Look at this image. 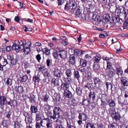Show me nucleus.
Returning <instances> with one entry per match:
<instances>
[{
    "mask_svg": "<svg viewBox=\"0 0 128 128\" xmlns=\"http://www.w3.org/2000/svg\"><path fill=\"white\" fill-rule=\"evenodd\" d=\"M93 15H95L93 13H90L86 14L85 16V19L86 20H90L91 18L93 19Z\"/></svg>",
    "mask_w": 128,
    "mask_h": 128,
    "instance_id": "2eb2a0df",
    "label": "nucleus"
},
{
    "mask_svg": "<svg viewBox=\"0 0 128 128\" xmlns=\"http://www.w3.org/2000/svg\"><path fill=\"white\" fill-rule=\"evenodd\" d=\"M7 100L5 96H0V104L2 106L4 107V105H6Z\"/></svg>",
    "mask_w": 128,
    "mask_h": 128,
    "instance_id": "0eeeda50",
    "label": "nucleus"
},
{
    "mask_svg": "<svg viewBox=\"0 0 128 128\" xmlns=\"http://www.w3.org/2000/svg\"><path fill=\"white\" fill-rule=\"evenodd\" d=\"M106 85L107 90L110 88L112 90V84L111 83L108 82H106Z\"/></svg>",
    "mask_w": 128,
    "mask_h": 128,
    "instance_id": "a19ab883",
    "label": "nucleus"
},
{
    "mask_svg": "<svg viewBox=\"0 0 128 128\" xmlns=\"http://www.w3.org/2000/svg\"><path fill=\"white\" fill-rule=\"evenodd\" d=\"M84 66H81L79 68V70H80L81 72H84L85 70V69L84 68Z\"/></svg>",
    "mask_w": 128,
    "mask_h": 128,
    "instance_id": "774afa93",
    "label": "nucleus"
},
{
    "mask_svg": "<svg viewBox=\"0 0 128 128\" xmlns=\"http://www.w3.org/2000/svg\"><path fill=\"white\" fill-rule=\"evenodd\" d=\"M123 8H124L122 6H116V11L118 13L121 14V12L123 10Z\"/></svg>",
    "mask_w": 128,
    "mask_h": 128,
    "instance_id": "6ab92c4d",
    "label": "nucleus"
},
{
    "mask_svg": "<svg viewBox=\"0 0 128 128\" xmlns=\"http://www.w3.org/2000/svg\"><path fill=\"white\" fill-rule=\"evenodd\" d=\"M88 5L89 6V8H88V9H90V12L89 13H93V12L95 10L94 7V5H92L91 3L88 4Z\"/></svg>",
    "mask_w": 128,
    "mask_h": 128,
    "instance_id": "412c9836",
    "label": "nucleus"
},
{
    "mask_svg": "<svg viewBox=\"0 0 128 128\" xmlns=\"http://www.w3.org/2000/svg\"><path fill=\"white\" fill-rule=\"evenodd\" d=\"M66 52L65 51H60V54L59 56L60 58L62 59H64L66 58Z\"/></svg>",
    "mask_w": 128,
    "mask_h": 128,
    "instance_id": "4468645a",
    "label": "nucleus"
},
{
    "mask_svg": "<svg viewBox=\"0 0 128 128\" xmlns=\"http://www.w3.org/2000/svg\"><path fill=\"white\" fill-rule=\"evenodd\" d=\"M107 103L108 104L110 107H114L116 105V102L113 99H110Z\"/></svg>",
    "mask_w": 128,
    "mask_h": 128,
    "instance_id": "1a4fd4ad",
    "label": "nucleus"
},
{
    "mask_svg": "<svg viewBox=\"0 0 128 128\" xmlns=\"http://www.w3.org/2000/svg\"><path fill=\"white\" fill-rule=\"evenodd\" d=\"M115 70L113 68L110 69L108 74L110 77H112L115 75Z\"/></svg>",
    "mask_w": 128,
    "mask_h": 128,
    "instance_id": "cd10ccee",
    "label": "nucleus"
},
{
    "mask_svg": "<svg viewBox=\"0 0 128 128\" xmlns=\"http://www.w3.org/2000/svg\"><path fill=\"white\" fill-rule=\"evenodd\" d=\"M52 82L54 86H58L59 85L58 79L54 78L52 80Z\"/></svg>",
    "mask_w": 128,
    "mask_h": 128,
    "instance_id": "c85d7f7f",
    "label": "nucleus"
},
{
    "mask_svg": "<svg viewBox=\"0 0 128 128\" xmlns=\"http://www.w3.org/2000/svg\"><path fill=\"white\" fill-rule=\"evenodd\" d=\"M18 59L16 57L14 59V58L12 59L10 61L11 64L12 65L15 64L16 62L18 61Z\"/></svg>",
    "mask_w": 128,
    "mask_h": 128,
    "instance_id": "49530a36",
    "label": "nucleus"
},
{
    "mask_svg": "<svg viewBox=\"0 0 128 128\" xmlns=\"http://www.w3.org/2000/svg\"><path fill=\"white\" fill-rule=\"evenodd\" d=\"M76 93L78 95H80L82 94V90L81 88H78L76 90Z\"/></svg>",
    "mask_w": 128,
    "mask_h": 128,
    "instance_id": "a18cd8bd",
    "label": "nucleus"
},
{
    "mask_svg": "<svg viewBox=\"0 0 128 128\" xmlns=\"http://www.w3.org/2000/svg\"><path fill=\"white\" fill-rule=\"evenodd\" d=\"M93 19L96 22H97L98 23H100L102 21L101 19L99 18L98 16H96V15H93Z\"/></svg>",
    "mask_w": 128,
    "mask_h": 128,
    "instance_id": "b1692460",
    "label": "nucleus"
},
{
    "mask_svg": "<svg viewBox=\"0 0 128 128\" xmlns=\"http://www.w3.org/2000/svg\"><path fill=\"white\" fill-rule=\"evenodd\" d=\"M46 69L45 66H40L39 68V70L40 72H43Z\"/></svg>",
    "mask_w": 128,
    "mask_h": 128,
    "instance_id": "6e6d98bb",
    "label": "nucleus"
},
{
    "mask_svg": "<svg viewBox=\"0 0 128 128\" xmlns=\"http://www.w3.org/2000/svg\"><path fill=\"white\" fill-rule=\"evenodd\" d=\"M102 102H105L108 101L109 99V97L106 94H101V97Z\"/></svg>",
    "mask_w": 128,
    "mask_h": 128,
    "instance_id": "9b49d317",
    "label": "nucleus"
},
{
    "mask_svg": "<svg viewBox=\"0 0 128 128\" xmlns=\"http://www.w3.org/2000/svg\"><path fill=\"white\" fill-rule=\"evenodd\" d=\"M110 18L108 15H106L105 18L102 20V22L104 24H106L110 20Z\"/></svg>",
    "mask_w": 128,
    "mask_h": 128,
    "instance_id": "f704fd0d",
    "label": "nucleus"
},
{
    "mask_svg": "<svg viewBox=\"0 0 128 128\" xmlns=\"http://www.w3.org/2000/svg\"><path fill=\"white\" fill-rule=\"evenodd\" d=\"M67 126L74 125V123L72 119H68L67 120Z\"/></svg>",
    "mask_w": 128,
    "mask_h": 128,
    "instance_id": "bb28decb",
    "label": "nucleus"
},
{
    "mask_svg": "<svg viewBox=\"0 0 128 128\" xmlns=\"http://www.w3.org/2000/svg\"><path fill=\"white\" fill-rule=\"evenodd\" d=\"M18 92L19 93H22L23 92V88L22 86H19L18 89Z\"/></svg>",
    "mask_w": 128,
    "mask_h": 128,
    "instance_id": "bf43d9fd",
    "label": "nucleus"
},
{
    "mask_svg": "<svg viewBox=\"0 0 128 128\" xmlns=\"http://www.w3.org/2000/svg\"><path fill=\"white\" fill-rule=\"evenodd\" d=\"M121 14H122L124 16V18H126L128 13L126 12L125 8H123V10L121 12Z\"/></svg>",
    "mask_w": 128,
    "mask_h": 128,
    "instance_id": "37998d69",
    "label": "nucleus"
},
{
    "mask_svg": "<svg viewBox=\"0 0 128 128\" xmlns=\"http://www.w3.org/2000/svg\"><path fill=\"white\" fill-rule=\"evenodd\" d=\"M108 111L110 114H114L116 112L115 109L114 107H110L108 110Z\"/></svg>",
    "mask_w": 128,
    "mask_h": 128,
    "instance_id": "473e14b6",
    "label": "nucleus"
},
{
    "mask_svg": "<svg viewBox=\"0 0 128 128\" xmlns=\"http://www.w3.org/2000/svg\"><path fill=\"white\" fill-rule=\"evenodd\" d=\"M6 84H7L8 86L11 85L12 84V79L9 78H8L6 82Z\"/></svg>",
    "mask_w": 128,
    "mask_h": 128,
    "instance_id": "2f4dec72",
    "label": "nucleus"
},
{
    "mask_svg": "<svg viewBox=\"0 0 128 128\" xmlns=\"http://www.w3.org/2000/svg\"><path fill=\"white\" fill-rule=\"evenodd\" d=\"M116 74L118 76H122L123 71L121 68H116Z\"/></svg>",
    "mask_w": 128,
    "mask_h": 128,
    "instance_id": "f3484780",
    "label": "nucleus"
},
{
    "mask_svg": "<svg viewBox=\"0 0 128 128\" xmlns=\"http://www.w3.org/2000/svg\"><path fill=\"white\" fill-rule=\"evenodd\" d=\"M60 86L62 90L65 91L68 90V89L69 86L68 84L67 83H62Z\"/></svg>",
    "mask_w": 128,
    "mask_h": 128,
    "instance_id": "ddd939ff",
    "label": "nucleus"
},
{
    "mask_svg": "<svg viewBox=\"0 0 128 128\" xmlns=\"http://www.w3.org/2000/svg\"><path fill=\"white\" fill-rule=\"evenodd\" d=\"M85 75V77L87 78L88 79H90L91 78V74L90 72H86Z\"/></svg>",
    "mask_w": 128,
    "mask_h": 128,
    "instance_id": "8fccbe9b",
    "label": "nucleus"
},
{
    "mask_svg": "<svg viewBox=\"0 0 128 128\" xmlns=\"http://www.w3.org/2000/svg\"><path fill=\"white\" fill-rule=\"evenodd\" d=\"M49 98V96L48 95H46L44 96V97L43 98V100L45 102H48Z\"/></svg>",
    "mask_w": 128,
    "mask_h": 128,
    "instance_id": "680f3d73",
    "label": "nucleus"
},
{
    "mask_svg": "<svg viewBox=\"0 0 128 128\" xmlns=\"http://www.w3.org/2000/svg\"><path fill=\"white\" fill-rule=\"evenodd\" d=\"M86 128H95V126L93 124L88 122L86 125Z\"/></svg>",
    "mask_w": 128,
    "mask_h": 128,
    "instance_id": "ea45409f",
    "label": "nucleus"
},
{
    "mask_svg": "<svg viewBox=\"0 0 128 128\" xmlns=\"http://www.w3.org/2000/svg\"><path fill=\"white\" fill-rule=\"evenodd\" d=\"M42 52L44 53H45L47 55H50V50L47 48H44L42 49Z\"/></svg>",
    "mask_w": 128,
    "mask_h": 128,
    "instance_id": "a878e982",
    "label": "nucleus"
},
{
    "mask_svg": "<svg viewBox=\"0 0 128 128\" xmlns=\"http://www.w3.org/2000/svg\"><path fill=\"white\" fill-rule=\"evenodd\" d=\"M43 74L44 76L45 77H46L47 78H48L50 76V73L48 72V71L47 70L43 72Z\"/></svg>",
    "mask_w": 128,
    "mask_h": 128,
    "instance_id": "5fc2aeb1",
    "label": "nucleus"
},
{
    "mask_svg": "<svg viewBox=\"0 0 128 128\" xmlns=\"http://www.w3.org/2000/svg\"><path fill=\"white\" fill-rule=\"evenodd\" d=\"M49 120V119L47 118H45L42 120L40 122V124L41 126H44L47 123L48 121Z\"/></svg>",
    "mask_w": 128,
    "mask_h": 128,
    "instance_id": "c756f323",
    "label": "nucleus"
},
{
    "mask_svg": "<svg viewBox=\"0 0 128 128\" xmlns=\"http://www.w3.org/2000/svg\"><path fill=\"white\" fill-rule=\"evenodd\" d=\"M76 10L74 13L75 14L79 17H80L81 15V12L80 9L78 8H76Z\"/></svg>",
    "mask_w": 128,
    "mask_h": 128,
    "instance_id": "72a5a7b5",
    "label": "nucleus"
},
{
    "mask_svg": "<svg viewBox=\"0 0 128 128\" xmlns=\"http://www.w3.org/2000/svg\"><path fill=\"white\" fill-rule=\"evenodd\" d=\"M54 75L57 78H60L62 76V71L56 68L53 71Z\"/></svg>",
    "mask_w": 128,
    "mask_h": 128,
    "instance_id": "39448f33",
    "label": "nucleus"
},
{
    "mask_svg": "<svg viewBox=\"0 0 128 128\" xmlns=\"http://www.w3.org/2000/svg\"><path fill=\"white\" fill-rule=\"evenodd\" d=\"M101 59L100 56H94L93 58V60L94 62L95 63H98Z\"/></svg>",
    "mask_w": 128,
    "mask_h": 128,
    "instance_id": "7c9ffc66",
    "label": "nucleus"
},
{
    "mask_svg": "<svg viewBox=\"0 0 128 128\" xmlns=\"http://www.w3.org/2000/svg\"><path fill=\"white\" fill-rule=\"evenodd\" d=\"M68 61L70 64L73 65L75 63V61L74 56L72 55L71 56L68 60Z\"/></svg>",
    "mask_w": 128,
    "mask_h": 128,
    "instance_id": "aec40b11",
    "label": "nucleus"
},
{
    "mask_svg": "<svg viewBox=\"0 0 128 128\" xmlns=\"http://www.w3.org/2000/svg\"><path fill=\"white\" fill-rule=\"evenodd\" d=\"M87 63L85 60L83 59H81L80 60V64L83 66H85L86 65Z\"/></svg>",
    "mask_w": 128,
    "mask_h": 128,
    "instance_id": "79ce46f5",
    "label": "nucleus"
},
{
    "mask_svg": "<svg viewBox=\"0 0 128 128\" xmlns=\"http://www.w3.org/2000/svg\"><path fill=\"white\" fill-rule=\"evenodd\" d=\"M76 2L74 0H70L67 2L64 7V10L74 13L77 8Z\"/></svg>",
    "mask_w": 128,
    "mask_h": 128,
    "instance_id": "f257e3e1",
    "label": "nucleus"
},
{
    "mask_svg": "<svg viewBox=\"0 0 128 128\" xmlns=\"http://www.w3.org/2000/svg\"><path fill=\"white\" fill-rule=\"evenodd\" d=\"M89 98L90 99H92L93 101L94 100L95 98V95L94 92H90L89 95Z\"/></svg>",
    "mask_w": 128,
    "mask_h": 128,
    "instance_id": "393cba45",
    "label": "nucleus"
},
{
    "mask_svg": "<svg viewBox=\"0 0 128 128\" xmlns=\"http://www.w3.org/2000/svg\"><path fill=\"white\" fill-rule=\"evenodd\" d=\"M64 81L66 82L65 83H67L68 84L71 81V79L70 78H63Z\"/></svg>",
    "mask_w": 128,
    "mask_h": 128,
    "instance_id": "c03bdc74",
    "label": "nucleus"
},
{
    "mask_svg": "<svg viewBox=\"0 0 128 128\" xmlns=\"http://www.w3.org/2000/svg\"><path fill=\"white\" fill-rule=\"evenodd\" d=\"M44 116L43 114H40V113L36 114V120L38 121L41 120L43 118Z\"/></svg>",
    "mask_w": 128,
    "mask_h": 128,
    "instance_id": "5701e85b",
    "label": "nucleus"
},
{
    "mask_svg": "<svg viewBox=\"0 0 128 128\" xmlns=\"http://www.w3.org/2000/svg\"><path fill=\"white\" fill-rule=\"evenodd\" d=\"M44 110L45 111L48 112L51 108V106L48 104H45L44 106Z\"/></svg>",
    "mask_w": 128,
    "mask_h": 128,
    "instance_id": "c9c22d12",
    "label": "nucleus"
},
{
    "mask_svg": "<svg viewBox=\"0 0 128 128\" xmlns=\"http://www.w3.org/2000/svg\"><path fill=\"white\" fill-rule=\"evenodd\" d=\"M12 49H14V48H13L12 46V47L10 46H8L6 47V51L7 52H9Z\"/></svg>",
    "mask_w": 128,
    "mask_h": 128,
    "instance_id": "13d9d810",
    "label": "nucleus"
},
{
    "mask_svg": "<svg viewBox=\"0 0 128 128\" xmlns=\"http://www.w3.org/2000/svg\"><path fill=\"white\" fill-rule=\"evenodd\" d=\"M32 45V43L31 42L29 41L27 42H26L25 44L26 47H31Z\"/></svg>",
    "mask_w": 128,
    "mask_h": 128,
    "instance_id": "e2e57ef3",
    "label": "nucleus"
},
{
    "mask_svg": "<svg viewBox=\"0 0 128 128\" xmlns=\"http://www.w3.org/2000/svg\"><path fill=\"white\" fill-rule=\"evenodd\" d=\"M74 53L75 54H76L77 55H81V54H82V51L78 49L75 50H74Z\"/></svg>",
    "mask_w": 128,
    "mask_h": 128,
    "instance_id": "de8ad7c7",
    "label": "nucleus"
},
{
    "mask_svg": "<svg viewBox=\"0 0 128 128\" xmlns=\"http://www.w3.org/2000/svg\"><path fill=\"white\" fill-rule=\"evenodd\" d=\"M8 64V61L6 59L1 58L0 59V64L2 66H4Z\"/></svg>",
    "mask_w": 128,
    "mask_h": 128,
    "instance_id": "dca6fc26",
    "label": "nucleus"
},
{
    "mask_svg": "<svg viewBox=\"0 0 128 128\" xmlns=\"http://www.w3.org/2000/svg\"><path fill=\"white\" fill-rule=\"evenodd\" d=\"M90 102L88 100L85 99L82 102L83 104L86 106H88L90 104Z\"/></svg>",
    "mask_w": 128,
    "mask_h": 128,
    "instance_id": "4c0bfd02",
    "label": "nucleus"
},
{
    "mask_svg": "<svg viewBox=\"0 0 128 128\" xmlns=\"http://www.w3.org/2000/svg\"><path fill=\"white\" fill-rule=\"evenodd\" d=\"M119 104H121L122 106H124L123 101L124 100V98H118Z\"/></svg>",
    "mask_w": 128,
    "mask_h": 128,
    "instance_id": "864d4df0",
    "label": "nucleus"
},
{
    "mask_svg": "<svg viewBox=\"0 0 128 128\" xmlns=\"http://www.w3.org/2000/svg\"><path fill=\"white\" fill-rule=\"evenodd\" d=\"M57 49H56V50H54V51L53 53V55L55 58L56 59L58 58V50H57Z\"/></svg>",
    "mask_w": 128,
    "mask_h": 128,
    "instance_id": "09e8293b",
    "label": "nucleus"
},
{
    "mask_svg": "<svg viewBox=\"0 0 128 128\" xmlns=\"http://www.w3.org/2000/svg\"><path fill=\"white\" fill-rule=\"evenodd\" d=\"M14 128H19L20 126L19 123L17 122H16L14 124Z\"/></svg>",
    "mask_w": 128,
    "mask_h": 128,
    "instance_id": "0e129e2a",
    "label": "nucleus"
},
{
    "mask_svg": "<svg viewBox=\"0 0 128 128\" xmlns=\"http://www.w3.org/2000/svg\"><path fill=\"white\" fill-rule=\"evenodd\" d=\"M38 110L37 107L32 106V113H36L38 112Z\"/></svg>",
    "mask_w": 128,
    "mask_h": 128,
    "instance_id": "338daca9",
    "label": "nucleus"
},
{
    "mask_svg": "<svg viewBox=\"0 0 128 128\" xmlns=\"http://www.w3.org/2000/svg\"><path fill=\"white\" fill-rule=\"evenodd\" d=\"M10 121L9 120H4L2 122V123L4 127H7L9 124Z\"/></svg>",
    "mask_w": 128,
    "mask_h": 128,
    "instance_id": "a211bd4d",
    "label": "nucleus"
},
{
    "mask_svg": "<svg viewBox=\"0 0 128 128\" xmlns=\"http://www.w3.org/2000/svg\"><path fill=\"white\" fill-rule=\"evenodd\" d=\"M31 49L30 47H26L24 49V53L26 54H28L30 52Z\"/></svg>",
    "mask_w": 128,
    "mask_h": 128,
    "instance_id": "e433bc0d",
    "label": "nucleus"
},
{
    "mask_svg": "<svg viewBox=\"0 0 128 128\" xmlns=\"http://www.w3.org/2000/svg\"><path fill=\"white\" fill-rule=\"evenodd\" d=\"M74 76L75 78H77V80L79 81L80 78V76L79 72L78 70H74Z\"/></svg>",
    "mask_w": 128,
    "mask_h": 128,
    "instance_id": "4be33fe9",
    "label": "nucleus"
},
{
    "mask_svg": "<svg viewBox=\"0 0 128 128\" xmlns=\"http://www.w3.org/2000/svg\"><path fill=\"white\" fill-rule=\"evenodd\" d=\"M52 60L49 58H48L47 60H46V65L48 67H49L50 66V65L52 63Z\"/></svg>",
    "mask_w": 128,
    "mask_h": 128,
    "instance_id": "603ef678",
    "label": "nucleus"
},
{
    "mask_svg": "<svg viewBox=\"0 0 128 128\" xmlns=\"http://www.w3.org/2000/svg\"><path fill=\"white\" fill-rule=\"evenodd\" d=\"M120 80L122 85L124 86H128V79L124 76L120 78Z\"/></svg>",
    "mask_w": 128,
    "mask_h": 128,
    "instance_id": "423d86ee",
    "label": "nucleus"
},
{
    "mask_svg": "<svg viewBox=\"0 0 128 128\" xmlns=\"http://www.w3.org/2000/svg\"><path fill=\"white\" fill-rule=\"evenodd\" d=\"M61 111V110L59 108L55 107L53 110L54 114L53 116H51L50 118L51 119H53L55 120L56 118V115H58V118L59 115L60 114V112Z\"/></svg>",
    "mask_w": 128,
    "mask_h": 128,
    "instance_id": "7ed1b4c3",
    "label": "nucleus"
},
{
    "mask_svg": "<svg viewBox=\"0 0 128 128\" xmlns=\"http://www.w3.org/2000/svg\"><path fill=\"white\" fill-rule=\"evenodd\" d=\"M28 79V77L26 76H24L21 78L20 81L21 82H26Z\"/></svg>",
    "mask_w": 128,
    "mask_h": 128,
    "instance_id": "4d7b16f0",
    "label": "nucleus"
},
{
    "mask_svg": "<svg viewBox=\"0 0 128 128\" xmlns=\"http://www.w3.org/2000/svg\"><path fill=\"white\" fill-rule=\"evenodd\" d=\"M112 117L113 119H114L117 121L120 120V114L118 112H116L112 114Z\"/></svg>",
    "mask_w": 128,
    "mask_h": 128,
    "instance_id": "6e6552de",
    "label": "nucleus"
},
{
    "mask_svg": "<svg viewBox=\"0 0 128 128\" xmlns=\"http://www.w3.org/2000/svg\"><path fill=\"white\" fill-rule=\"evenodd\" d=\"M32 80L33 81H34V82H38L40 80V78L38 76L34 77Z\"/></svg>",
    "mask_w": 128,
    "mask_h": 128,
    "instance_id": "052dcab7",
    "label": "nucleus"
},
{
    "mask_svg": "<svg viewBox=\"0 0 128 128\" xmlns=\"http://www.w3.org/2000/svg\"><path fill=\"white\" fill-rule=\"evenodd\" d=\"M42 45V44L39 42H37L34 44V47L35 48L40 47Z\"/></svg>",
    "mask_w": 128,
    "mask_h": 128,
    "instance_id": "3c124183",
    "label": "nucleus"
},
{
    "mask_svg": "<svg viewBox=\"0 0 128 128\" xmlns=\"http://www.w3.org/2000/svg\"><path fill=\"white\" fill-rule=\"evenodd\" d=\"M64 96L67 98H70L72 95L71 92L68 90L64 91Z\"/></svg>",
    "mask_w": 128,
    "mask_h": 128,
    "instance_id": "9d476101",
    "label": "nucleus"
},
{
    "mask_svg": "<svg viewBox=\"0 0 128 128\" xmlns=\"http://www.w3.org/2000/svg\"><path fill=\"white\" fill-rule=\"evenodd\" d=\"M87 116L84 114L80 113L78 116V118L80 120L84 121H85L87 119Z\"/></svg>",
    "mask_w": 128,
    "mask_h": 128,
    "instance_id": "f8f14e48",
    "label": "nucleus"
},
{
    "mask_svg": "<svg viewBox=\"0 0 128 128\" xmlns=\"http://www.w3.org/2000/svg\"><path fill=\"white\" fill-rule=\"evenodd\" d=\"M20 45L17 44H14L13 45V48L16 50V52H18L20 50H24L25 48V46L24 44V42L23 41L21 40L20 42H19Z\"/></svg>",
    "mask_w": 128,
    "mask_h": 128,
    "instance_id": "f03ea898",
    "label": "nucleus"
},
{
    "mask_svg": "<svg viewBox=\"0 0 128 128\" xmlns=\"http://www.w3.org/2000/svg\"><path fill=\"white\" fill-rule=\"evenodd\" d=\"M66 74L68 77H70L72 75V72L70 70L67 69L66 70Z\"/></svg>",
    "mask_w": 128,
    "mask_h": 128,
    "instance_id": "58836bf2",
    "label": "nucleus"
},
{
    "mask_svg": "<svg viewBox=\"0 0 128 128\" xmlns=\"http://www.w3.org/2000/svg\"><path fill=\"white\" fill-rule=\"evenodd\" d=\"M62 43L64 46H66L68 44V42L66 39L65 40H62Z\"/></svg>",
    "mask_w": 128,
    "mask_h": 128,
    "instance_id": "69168bd1",
    "label": "nucleus"
},
{
    "mask_svg": "<svg viewBox=\"0 0 128 128\" xmlns=\"http://www.w3.org/2000/svg\"><path fill=\"white\" fill-rule=\"evenodd\" d=\"M94 80L96 86L98 88L100 89L102 86V81L97 77H95L94 78Z\"/></svg>",
    "mask_w": 128,
    "mask_h": 128,
    "instance_id": "20e7f679",
    "label": "nucleus"
}]
</instances>
